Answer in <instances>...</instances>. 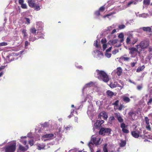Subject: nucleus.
<instances>
[{"mask_svg": "<svg viewBox=\"0 0 152 152\" xmlns=\"http://www.w3.org/2000/svg\"><path fill=\"white\" fill-rule=\"evenodd\" d=\"M146 129L148 131H151V127H150V124L149 125H147L146 126Z\"/></svg>", "mask_w": 152, "mask_h": 152, "instance_id": "obj_45", "label": "nucleus"}, {"mask_svg": "<svg viewBox=\"0 0 152 152\" xmlns=\"http://www.w3.org/2000/svg\"><path fill=\"white\" fill-rule=\"evenodd\" d=\"M142 30L143 31H146L147 32H150L151 31V28L150 27H144L142 28Z\"/></svg>", "mask_w": 152, "mask_h": 152, "instance_id": "obj_14", "label": "nucleus"}, {"mask_svg": "<svg viewBox=\"0 0 152 152\" xmlns=\"http://www.w3.org/2000/svg\"><path fill=\"white\" fill-rule=\"evenodd\" d=\"M126 144V142L125 140H121L120 145V147H122L124 146Z\"/></svg>", "mask_w": 152, "mask_h": 152, "instance_id": "obj_22", "label": "nucleus"}, {"mask_svg": "<svg viewBox=\"0 0 152 152\" xmlns=\"http://www.w3.org/2000/svg\"><path fill=\"white\" fill-rule=\"evenodd\" d=\"M97 73L98 78L100 80H102L105 83H107L109 80L108 76L106 73L102 70L100 71L96 70Z\"/></svg>", "mask_w": 152, "mask_h": 152, "instance_id": "obj_1", "label": "nucleus"}, {"mask_svg": "<svg viewBox=\"0 0 152 152\" xmlns=\"http://www.w3.org/2000/svg\"><path fill=\"white\" fill-rule=\"evenodd\" d=\"M29 43L27 41H26L25 42V47H26L28 46V44Z\"/></svg>", "mask_w": 152, "mask_h": 152, "instance_id": "obj_63", "label": "nucleus"}, {"mask_svg": "<svg viewBox=\"0 0 152 152\" xmlns=\"http://www.w3.org/2000/svg\"><path fill=\"white\" fill-rule=\"evenodd\" d=\"M106 94L108 97H110V98L114 95V93L110 90L107 91H106Z\"/></svg>", "mask_w": 152, "mask_h": 152, "instance_id": "obj_10", "label": "nucleus"}, {"mask_svg": "<svg viewBox=\"0 0 152 152\" xmlns=\"http://www.w3.org/2000/svg\"><path fill=\"white\" fill-rule=\"evenodd\" d=\"M28 143L31 146H32L34 144V141L33 140L28 141Z\"/></svg>", "mask_w": 152, "mask_h": 152, "instance_id": "obj_39", "label": "nucleus"}, {"mask_svg": "<svg viewBox=\"0 0 152 152\" xmlns=\"http://www.w3.org/2000/svg\"><path fill=\"white\" fill-rule=\"evenodd\" d=\"M118 41L117 39H115L112 40H110L108 42V43L109 44L114 45L116 43L118 42Z\"/></svg>", "mask_w": 152, "mask_h": 152, "instance_id": "obj_15", "label": "nucleus"}, {"mask_svg": "<svg viewBox=\"0 0 152 152\" xmlns=\"http://www.w3.org/2000/svg\"><path fill=\"white\" fill-rule=\"evenodd\" d=\"M136 4V2H134V1H132L129 2L127 4V7H129L131 4Z\"/></svg>", "mask_w": 152, "mask_h": 152, "instance_id": "obj_29", "label": "nucleus"}, {"mask_svg": "<svg viewBox=\"0 0 152 152\" xmlns=\"http://www.w3.org/2000/svg\"><path fill=\"white\" fill-rule=\"evenodd\" d=\"M93 84V83L92 82H90L88 83H87L86 85L90 87L91 85H92Z\"/></svg>", "mask_w": 152, "mask_h": 152, "instance_id": "obj_59", "label": "nucleus"}, {"mask_svg": "<svg viewBox=\"0 0 152 152\" xmlns=\"http://www.w3.org/2000/svg\"><path fill=\"white\" fill-rule=\"evenodd\" d=\"M119 102V101L118 100H117L115 102L113 103L112 105L117 107L118 106Z\"/></svg>", "mask_w": 152, "mask_h": 152, "instance_id": "obj_33", "label": "nucleus"}, {"mask_svg": "<svg viewBox=\"0 0 152 152\" xmlns=\"http://www.w3.org/2000/svg\"><path fill=\"white\" fill-rule=\"evenodd\" d=\"M25 19H26L27 23V24H29L30 23V19L28 18H25Z\"/></svg>", "mask_w": 152, "mask_h": 152, "instance_id": "obj_47", "label": "nucleus"}, {"mask_svg": "<svg viewBox=\"0 0 152 152\" xmlns=\"http://www.w3.org/2000/svg\"><path fill=\"white\" fill-rule=\"evenodd\" d=\"M42 126L43 127H48L49 126L48 122H45L44 123L42 124Z\"/></svg>", "mask_w": 152, "mask_h": 152, "instance_id": "obj_35", "label": "nucleus"}, {"mask_svg": "<svg viewBox=\"0 0 152 152\" xmlns=\"http://www.w3.org/2000/svg\"><path fill=\"white\" fill-rule=\"evenodd\" d=\"M102 117L105 120L107 119L108 116L106 113L104 111L100 113L99 114L98 116L99 118H101Z\"/></svg>", "mask_w": 152, "mask_h": 152, "instance_id": "obj_5", "label": "nucleus"}, {"mask_svg": "<svg viewBox=\"0 0 152 152\" xmlns=\"http://www.w3.org/2000/svg\"><path fill=\"white\" fill-rule=\"evenodd\" d=\"M97 122L98 123V125H101L102 123L104 122V121L103 120H101V121H98Z\"/></svg>", "mask_w": 152, "mask_h": 152, "instance_id": "obj_53", "label": "nucleus"}, {"mask_svg": "<svg viewBox=\"0 0 152 152\" xmlns=\"http://www.w3.org/2000/svg\"><path fill=\"white\" fill-rule=\"evenodd\" d=\"M122 131L123 133H125L127 134L129 133V131L128 129H126L125 128L123 129H122Z\"/></svg>", "mask_w": 152, "mask_h": 152, "instance_id": "obj_36", "label": "nucleus"}, {"mask_svg": "<svg viewBox=\"0 0 152 152\" xmlns=\"http://www.w3.org/2000/svg\"><path fill=\"white\" fill-rule=\"evenodd\" d=\"M142 86L141 85H138L137 86V89L138 90H140L142 89Z\"/></svg>", "mask_w": 152, "mask_h": 152, "instance_id": "obj_49", "label": "nucleus"}, {"mask_svg": "<svg viewBox=\"0 0 152 152\" xmlns=\"http://www.w3.org/2000/svg\"><path fill=\"white\" fill-rule=\"evenodd\" d=\"M110 86L111 88H114L116 87V86L115 84H111L110 85Z\"/></svg>", "mask_w": 152, "mask_h": 152, "instance_id": "obj_64", "label": "nucleus"}, {"mask_svg": "<svg viewBox=\"0 0 152 152\" xmlns=\"http://www.w3.org/2000/svg\"><path fill=\"white\" fill-rule=\"evenodd\" d=\"M116 118L119 122L122 123L123 122V119L120 115L117 114L116 116Z\"/></svg>", "mask_w": 152, "mask_h": 152, "instance_id": "obj_12", "label": "nucleus"}, {"mask_svg": "<svg viewBox=\"0 0 152 152\" xmlns=\"http://www.w3.org/2000/svg\"><path fill=\"white\" fill-rule=\"evenodd\" d=\"M12 56H8L7 57V60H8L9 61V62H11V61H12Z\"/></svg>", "mask_w": 152, "mask_h": 152, "instance_id": "obj_31", "label": "nucleus"}, {"mask_svg": "<svg viewBox=\"0 0 152 152\" xmlns=\"http://www.w3.org/2000/svg\"><path fill=\"white\" fill-rule=\"evenodd\" d=\"M16 148L15 143L7 146L5 149V152H14Z\"/></svg>", "mask_w": 152, "mask_h": 152, "instance_id": "obj_3", "label": "nucleus"}, {"mask_svg": "<svg viewBox=\"0 0 152 152\" xmlns=\"http://www.w3.org/2000/svg\"><path fill=\"white\" fill-rule=\"evenodd\" d=\"M21 7L23 9H26L27 8V6L26 4L23 3L21 5Z\"/></svg>", "mask_w": 152, "mask_h": 152, "instance_id": "obj_34", "label": "nucleus"}, {"mask_svg": "<svg viewBox=\"0 0 152 152\" xmlns=\"http://www.w3.org/2000/svg\"><path fill=\"white\" fill-rule=\"evenodd\" d=\"M145 68V66L144 65L142 66L139 67L137 69L136 72H139L143 70Z\"/></svg>", "mask_w": 152, "mask_h": 152, "instance_id": "obj_18", "label": "nucleus"}, {"mask_svg": "<svg viewBox=\"0 0 152 152\" xmlns=\"http://www.w3.org/2000/svg\"><path fill=\"white\" fill-rule=\"evenodd\" d=\"M22 34L24 37H27L28 34L26 33V30L25 29H23L21 30Z\"/></svg>", "mask_w": 152, "mask_h": 152, "instance_id": "obj_19", "label": "nucleus"}, {"mask_svg": "<svg viewBox=\"0 0 152 152\" xmlns=\"http://www.w3.org/2000/svg\"><path fill=\"white\" fill-rule=\"evenodd\" d=\"M71 128V126H67V127H66L65 128V129H66V131L67 130H69Z\"/></svg>", "mask_w": 152, "mask_h": 152, "instance_id": "obj_61", "label": "nucleus"}, {"mask_svg": "<svg viewBox=\"0 0 152 152\" xmlns=\"http://www.w3.org/2000/svg\"><path fill=\"white\" fill-rule=\"evenodd\" d=\"M120 59L124 61H128L130 59V58L127 57H125L124 56H122L120 57Z\"/></svg>", "mask_w": 152, "mask_h": 152, "instance_id": "obj_20", "label": "nucleus"}, {"mask_svg": "<svg viewBox=\"0 0 152 152\" xmlns=\"http://www.w3.org/2000/svg\"><path fill=\"white\" fill-rule=\"evenodd\" d=\"M102 46H103V50H105V49L107 48V45L106 44H103Z\"/></svg>", "mask_w": 152, "mask_h": 152, "instance_id": "obj_56", "label": "nucleus"}, {"mask_svg": "<svg viewBox=\"0 0 152 152\" xmlns=\"http://www.w3.org/2000/svg\"><path fill=\"white\" fill-rule=\"evenodd\" d=\"M97 43H98V42H97V40H96L94 42V45L97 48H98L99 47L98 46V44H97Z\"/></svg>", "mask_w": 152, "mask_h": 152, "instance_id": "obj_52", "label": "nucleus"}, {"mask_svg": "<svg viewBox=\"0 0 152 152\" xmlns=\"http://www.w3.org/2000/svg\"><path fill=\"white\" fill-rule=\"evenodd\" d=\"M105 56L107 57L110 58L111 57V54L110 53H107L105 54Z\"/></svg>", "mask_w": 152, "mask_h": 152, "instance_id": "obj_58", "label": "nucleus"}, {"mask_svg": "<svg viewBox=\"0 0 152 152\" xmlns=\"http://www.w3.org/2000/svg\"><path fill=\"white\" fill-rule=\"evenodd\" d=\"M115 119V118L114 116L110 117V121H112Z\"/></svg>", "mask_w": 152, "mask_h": 152, "instance_id": "obj_62", "label": "nucleus"}, {"mask_svg": "<svg viewBox=\"0 0 152 152\" xmlns=\"http://www.w3.org/2000/svg\"><path fill=\"white\" fill-rule=\"evenodd\" d=\"M95 15L96 16H99L100 15V13L99 10L96 11L94 12Z\"/></svg>", "mask_w": 152, "mask_h": 152, "instance_id": "obj_41", "label": "nucleus"}, {"mask_svg": "<svg viewBox=\"0 0 152 152\" xmlns=\"http://www.w3.org/2000/svg\"><path fill=\"white\" fill-rule=\"evenodd\" d=\"M28 148V145H26L25 147L22 146L21 145H20L19 146V149L20 151H26L27 150Z\"/></svg>", "mask_w": 152, "mask_h": 152, "instance_id": "obj_9", "label": "nucleus"}, {"mask_svg": "<svg viewBox=\"0 0 152 152\" xmlns=\"http://www.w3.org/2000/svg\"><path fill=\"white\" fill-rule=\"evenodd\" d=\"M136 64V62H133L131 64V66L132 67H134L135 66V64Z\"/></svg>", "mask_w": 152, "mask_h": 152, "instance_id": "obj_60", "label": "nucleus"}, {"mask_svg": "<svg viewBox=\"0 0 152 152\" xmlns=\"http://www.w3.org/2000/svg\"><path fill=\"white\" fill-rule=\"evenodd\" d=\"M135 113H134V112H133V111H131V112H129V113H128V115L132 117V116Z\"/></svg>", "mask_w": 152, "mask_h": 152, "instance_id": "obj_50", "label": "nucleus"}, {"mask_svg": "<svg viewBox=\"0 0 152 152\" xmlns=\"http://www.w3.org/2000/svg\"><path fill=\"white\" fill-rule=\"evenodd\" d=\"M123 100L124 102H126V103H128L130 101V99L129 98L126 96H125L123 97Z\"/></svg>", "mask_w": 152, "mask_h": 152, "instance_id": "obj_23", "label": "nucleus"}, {"mask_svg": "<svg viewBox=\"0 0 152 152\" xmlns=\"http://www.w3.org/2000/svg\"><path fill=\"white\" fill-rule=\"evenodd\" d=\"M137 40L134 38L132 35V38L131 39V41L130 42V44L134 45L137 42Z\"/></svg>", "mask_w": 152, "mask_h": 152, "instance_id": "obj_21", "label": "nucleus"}, {"mask_svg": "<svg viewBox=\"0 0 152 152\" xmlns=\"http://www.w3.org/2000/svg\"><path fill=\"white\" fill-rule=\"evenodd\" d=\"M118 37L120 38H123L124 37V35L123 33H120L118 36Z\"/></svg>", "mask_w": 152, "mask_h": 152, "instance_id": "obj_48", "label": "nucleus"}, {"mask_svg": "<svg viewBox=\"0 0 152 152\" xmlns=\"http://www.w3.org/2000/svg\"><path fill=\"white\" fill-rule=\"evenodd\" d=\"M105 128H102L99 132V134H103L104 133Z\"/></svg>", "mask_w": 152, "mask_h": 152, "instance_id": "obj_26", "label": "nucleus"}, {"mask_svg": "<svg viewBox=\"0 0 152 152\" xmlns=\"http://www.w3.org/2000/svg\"><path fill=\"white\" fill-rule=\"evenodd\" d=\"M107 144H105L103 148V152H108L107 149Z\"/></svg>", "mask_w": 152, "mask_h": 152, "instance_id": "obj_25", "label": "nucleus"}, {"mask_svg": "<svg viewBox=\"0 0 152 152\" xmlns=\"http://www.w3.org/2000/svg\"><path fill=\"white\" fill-rule=\"evenodd\" d=\"M53 136L54 134H53L50 133L44 135L42 136V137L44 138H47L49 139H51Z\"/></svg>", "mask_w": 152, "mask_h": 152, "instance_id": "obj_8", "label": "nucleus"}, {"mask_svg": "<svg viewBox=\"0 0 152 152\" xmlns=\"http://www.w3.org/2000/svg\"><path fill=\"white\" fill-rule=\"evenodd\" d=\"M152 102V98H150L147 102L148 105H151Z\"/></svg>", "mask_w": 152, "mask_h": 152, "instance_id": "obj_51", "label": "nucleus"}, {"mask_svg": "<svg viewBox=\"0 0 152 152\" xmlns=\"http://www.w3.org/2000/svg\"><path fill=\"white\" fill-rule=\"evenodd\" d=\"M101 42L102 44H106L107 41L105 38H103L101 39Z\"/></svg>", "mask_w": 152, "mask_h": 152, "instance_id": "obj_42", "label": "nucleus"}, {"mask_svg": "<svg viewBox=\"0 0 152 152\" xmlns=\"http://www.w3.org/2000/svg\"><path fill=\"white\" fill-rule=\"evenodd\" d=\"M129 50H130L129 53L132 55L134 54V52L137 51V49L134 48H129Z\"/></svg>", "mask_w": 152, "mask_h": 152, "instance_id": "obj_13", "label": "nucleus"}, {"mask_svg": "<svg viewBox=\"0 0 152 152\" xmlns=\"http://www.w3.org/2000/svg\"><path fill=\"white\" fill-rule=\"evenodd\" d=\"M150 2V0H144L143 4L145 5H149Z\"/></svg>", "mask_w": 152, "mask_h": 152, "instance_id": "obj_27", "label": "nucleus"}, {"mask_svg": "<svg viewBox=\"0 0 152 152\" xmlns=\"http://www.w3.org/2000/svg\"><path fill=\"white\" fill-rule=\"evenodd\" d=\"M94 145L93 143L92 142H90L88 144V146L89 147L90 149H92V146Z\"/></svg>", "mask_w": 152, "mask_h": 152, "instance_id": "obj_40", "label": "nucleus"}, {"mask_svg": "<svg viewBox=\"0 0 152 152\" xmlns=\"http://www.w3.org/2000/svg\"><path fill=\"white\" fill-rule=\"evenodd\" d=\"M37 31V29L34 27L31 28L30 30V32L31 33L35 35H36Z\"/></svg>", "mask_w": 152, "mask_h": 152, "instance_id": "obj_16", "label": "nucleus"}, {"mask_svg": "<svg viewBox=\"0 0 152 152\" xmlns=\"http://www.w3.org/2000/svg\"><path fill=\"white\" fill-rule=\"evenodd\" d=\"M24 1V0H19L18 2L20 4V5L23 3Z\"/></svg>", "mask_w": 152, "mask_h": 152, "instance_id": "obj_57", "label": "nucleus"}, {"mask_svg": "<svg viewBox=\"0 0 152 152\" xmlns=\"http://www.w3.org/2000/svg\"><path fill=\"white\" fill-rule=\"evenodd\" d=\"M91 140L94 144L97 145L99 144L101 140V138L99 137H93L91 138Z\"/></svg>", "mask_w": 152, "mask_h": 152, "instance_id": "obj_6", "label": "nucleus"}, {"mask_svg": "<svg viewBox=\"0 0 152 152\" xmlns=\"http://www.w3.org/2000/svg\"><path fill=\"white\" fill-rule=\"evenodd\" d=\"M132 35H130L126 39V43L127 44H130V42L131 41Z\"/></svg>", "mask_w": 152, "mask_h": 152, "instance_id": "obj_17", "label": "nucleus"}, {"mask_svg": "<svg viewBox=\"0 0 152 152\" xmlns=\"http://www.w3.org/2000/svg\"><path fill=\"white\" fill-rule=\"evenodd\" d=\"M121 127L122 129L125 128L126 126L125 124L124 123H121Z\"/></svg>", "mask_w": 152, "mask_h": 152, "instance_id": "obj_38", "label": "nucleus"}, {"mask_svg": "<svg viewBox=\"0 0 152 152\" xmlns=\"http://www.w3.org/2000/svg\"><path fill=\"white\" fill-rule=\"evenodd\" d=\"M123 107V106L122 104H121L118 109L119 110H121Z\"/></svg>", "mask_w": 152, "mask_h": 152, "instance_id": "obj_55", "label": "nucleus"}, {"mask_svg": "<svg viewBox=\"0 0 152 152\" xmlns=\"http://www.w3.org/2000/svg\"><path fill=\"white\" fill-rule=\"evenodd\" d=\"M37 39V38L36 37H31V36H30L29 37V41H30L33 42Z\"/></svg>", "mask_w": 152, "mask_h": 152, "instance_id": "obj_30", "label": "nucleus"}, {"mask_svg": "<svg viewBox=\"0 0 152 152\" xmlns=\"http://www.w3.org/2000/svg\"><path fill=\"white\" fill-rule=\"evenodd\" d=\"M125 27V25L123 24L119 25L118 26V28L119 29H121L124 28Z\"/></svg>", "mask_w": 152, "mask_h": 152, "instance_id": "obj_37", "label": "nucleus"}, {"mask_svg": "<svg viewBox=\"0 0 152 152\" xmlns=\"http://www.w3.org/2000/svg\"><path fill=\"white\" fill-rule=\"evenodd\" d=\"M118 50H114L112 51V53L113 54H115L116 53H118Z\"/></svg>", "mask_w": 152, "mask_h": 152, "instance_id": "obj_54", "label": "nucleus"}, {"mask_svg": "<svg viewBox=\"0 0 152 152\" xmlns=\"http://www.w3.org/2000/svg\"><path fill=\"white\" fill-rule=\"evenodd\" d=\"M122 69L121 67H119L117 68V71L116 72V74L118 76L121 75L122 73Z\"/></svg>", "mask_w": 152, "mask_h": 152, "instance_id": "obj_11", "label": "nucleus"}, {"mask_svg": "<svg viewBox=\"0 0 152 152\" xmlns=\"http://www.w3.org/2000/svg\"><path fill=\"white\" fill-rule=\"evenodd\" d=\"M149 42L148 40H144L142 41L140 44V45L142 49L147 48L149 45Z\"/></svg>", "mask_w": 152, "mask_h": 152, "instance_id": "obj_4", "label": "nucleus"}, {"mask_svg": "<svg viewBox=\"0 0 152 152\" xmlns=\"http://www.w3.org/2000/svg\"><path fill=\"white\" fill-rule=\"evenodd\" d=\"M105 10V7L104 6H102L99 9V11L101 12H103Z\"/></svg>", "mask_w": 152, "mask_h": 152, "instance_id": "obj_44", "label": "nucleus"}, {"mask_svg": "<svg viewBox=\"0 0 152 152\" xmlns=\"http://www.w3.org/2000/svg\"><path fill=\"white\" fill-rule=\"evenodd\" d=\"M111 131V129L110 128H105L104 133L110 134Z\"/></svg>", "mask_w": 152, "mask_h": 152, "instance_id": "obj_28", "label": "nucleus"}, {"mask_svg": "<svg viewBox=\"0 0 152 152\" xmlns=\"http://www.w3.org/2000/svg\"><path fill=\"white\" fill-rule=\"evenodd\" d=\"M146 124L147 125L149 124V120L147 117H145V118Z\"/></svg>", "mask_w": 152, "mask_h": 152, "instance_id": "obj_32", "label": "nucleus"}, {"mask_svg": "<svg viewBox=\"0 0 152 152\" xmlns=\"http://www.w3.org/2000/svg\"><path fill=\"white\" fill-rule=\"evenodd\" d=\"M34 10L36 11H39L40 9V7L38 4H36L34 5V7H33Z\"/></svg>", "mask_w": 152, "mask_h": 152, "instance_id": "obj_24", "label": "nucleus"}, {"mask_svg": "<svg viewBox=\"0 0 152 152\" xmlns=\"http://www.w3.org/2000/svg\"><path fill=\"white\" fill-rule=\"evenodd\" d=\"M28 3L29 6L31 8H33L36 4L34 3V1L33 0H28Z\"/></svg>", "mask_w": 152, "mask_h": 152, "instance_id": "obj_7", "label": "nucleus"}, {"mask_svg": "<svg viewBox=\"0 0 152 152\" xmlns=\"http://www.w3.org/2000/svg\"><path fill=\"white\" fill-rule=\"evenodd\" d=\"M40 35L38 36V39L39 38H44V34L43 33L40 34Z\"/></svg>", "mask_w": 152, "mask_h": 152, "instance_id": "obj_43", "label": "nucleus"}, {"mask_svg": "<svg viewBox=\"0 0 152 152\" xmlns=\"http://www.w3.org/2000/svg\"><path fill=\"white\" fill-rule=\"evenodd\" d=\"M136 127H135V130L131 132V134L132 136L136 138L139 137H142V135H141L142 130L140 129H136Z\"/></svg>", "mask_w": 152, "mask_h": 152, "instance_id": "obj_2", "label": "nucleus"}, {"mask_svg": "<svg viewBox=\"0 0 152 152\" xmlns=\"http://www.w3.org/2000/svg\"><path fill=\"white\" fill-rule=\"evenodd\" d=\"M7 43L5 42H2L0 43V47L1 46H4L7 45Z\"/></svg>", "mask_w": 152, "mask_h": 152, "instance_id": "obj_46", "label": "nucleus"}]
</instances>
